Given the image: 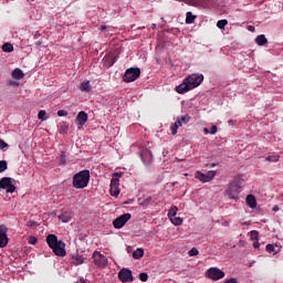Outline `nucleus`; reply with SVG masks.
Masks as SVG:
<instances>
[{
    "label": "nucleus",
    "instance_id": "473e14b6",
    "mask_svg": "<svg viewBox=\"0 0 283 283\" xmlns=\"http://www.w3.org/2000/svg\"><path fill=\"white\" fill-rule=\"evenodd\" d=\"M38 118H39V120H48V112H45V111H40V112L38 113Z\"/></svg>",
    "mask_w": 283,
    "mask_h": 283
},
{
    "label": "nucleus",
    "instance_id": "f3484780",
    "mask_svg": "<svg viewBox=\"0 0 283 283\" xmlns=\"http://www.w3.org/2000/svg\"><path fill=\"white\" fill-rule=\"evenodd\" d=\"M118 178H120V174L115 172V174L113 175L112 180H111V187H112V189H118V187H119V185H120V184H119L120 180H119Z\"/></svg>",
    "mask_w": 283,
    "mask_h": 283
},
{
    "label": "nucleus",
    "instance_id": "1a4fd4ad",
    "mask_svg": "<svg viewBox=\"0 0 283 283\" xmlns=\"http://www.w3.org/2000/svg\"><path fill=\"white\" fill-rule=\"evenodd\" d=\"M10 239L8 238V227L6 224L0 226V249H6L8 247V242Z\"/></svg>",
    "mask_w": 283,
    "mask_h": 283
},
{
    "label": "nucleus",
    "instance_id": "13d9d810",
    "mask_svg": "<svg viewBox=\"0 0 283 283\" xmlns=\"http://www.w3.org/2000/svg\"><path fill=\"white\" fill-rule=\"evenodd\" d=\"M153 28H156V24H153Z\"/></svg>",
    "mask_w": 283,
    "mask_h": 283
},
{
    "label": "nucleus",
    "instance_id": "c756f323",
    "mask_svg": "<svg viewBox=\"0 0 283 283\" xmlns=\"http://www.w3.org/2000/svg\"><path fill=\"white\" fill-rule=\"evenodd\" d=\"M229 21L228 20H219L217 22V28H219V30H224V28H227Z\"/></svg>",
    "mask_w": 283,
    "mask_h": 283
},
{
    "label": "nucleus",
    "instance_id": "423d86ee",
    "mask_svg": "<svg viewBox=\"0 0 283 283\" xmlns=\"http://www.w3.org/2000/svg\"><path fill=\"white\" fill-rule=\"evenodd\" d=\"M0 189H6L7 193H14L17 191V187L12 185V178L3 177L0 180Z\"/></svg>",
    "mask_w": 283,
    "mask_h": 283
},
{
    "label": "nucleus",
    "instance_id": "2f4dec72",
    "mask_svg": "<svg viewBox=\"0 0 283 283\" xmlns=\"http://www.w3.org/2000/svg\"><path fill=\"white\" fill-rule=\"evenodd\" d=\"M265 160H266L268 163H277V160H280V156H279V155H271V156H268V157L265 158Z\"/></svg>",
    "mask_w": 283,
    "mask_h": 283
},
{
    "label": "nucleus",
    "instance_id": "bf43d9fd",
    "mask_svg": "<svg viewBox=\"0 0 283 283\" xmlns=\"http://www.w3.org/2000/svg\"><path fill=\"white\" fill-rule=\"evenodd\" d=\"M82 283H85V281L83 280Z\"/></svg>",
    "mask_w": 283,
    "mask_h": 283
},
{
    "label": "nucleus",
    "instance_id": "e433bc0d",
    "mask_svg": "<svg viewBox=\"0 0 283 283\" xmlns=\"http://www.w3.org/2000/svg\"><path fill=\"white\" fill-rule=\"evenodd\" d=\"M119 195H120V189H118V188L113 189L111 187V196H113L114 198H118Z\"/></svg>",
    "mask_w": 283,
    "mask_h": 283
},
{
    "label": "nucleus",
    "instance_id": "a878e982",
    "mask_svg": "<svg viewBox=\"0 0 283 283\" xmlns=\"http://www.w3.org/2000/svg\"><path fill=\"white\" fill-rule=\"evenodd\" d=\"M70 129V125H67L65 122H62L60 124V130L59 133L62 134V135H65L67 134V130Z\"/></svg>",
    "mask_w": 283,
    "mask_h": 283
},
{
    "label": "nucleus",
    "instance_id": "f257e3e1",
    "mask_svg": "<svg viewBox=\"0 0 283 283\" xmlns=\"http://www.w3.org/2000/svg\"><path fill=\"white\" fill-rule=\"evenodd\" d=\"M205 81V76L202 74H191L184 80V82L176 87L177 94H187L190 90H196L199 85Z\"/></svg>",
    "mask_w": 283,
    "mask_h": 283
},
{
    "label": "nucleus",
    "instance_id": "7c9ffc66",
    "mask_svg": "<svg viewBox=\"0 0 283 283\" xmlns=\"http://www.w3.org/2000/svg\"><path fill=\"white\" fill-rule=\"evenodd\" d=\"M178 118H179L181 125H187V123H189V120H191V116H189V115L179 116Z\"/></svg>",
    "mask_w": 283,
    "mask_h": 283
},
{
    "label": "nucleus",
    "instance_id": "4c0bfd02",
    "mask_svg": "<svg viewBox=\"0 0 283 283\" xmlns=\"http://www.w3.org/2000/svg\"><path fill=\"white\" fill-rule=\"evenodd\" d=\"M139 280L140 282H147V280H149V274H147L146 272H142L139 274Z\"/></svg>",
    "mask_w": 283,
    "mask_h": 283
},
{
    "label": "nucleus",
    "instance_id": "f8f14e48",
    "mask_svg": "<svg viewBox=\"0 0 283 283\" xmlns=\"http://www.w3.org/2000/svg\"><path fill=\"white\" fill-rule=\"evenodd\" d=\"M118 277L120 282H124V283L134 282V275L132 274V271L127 269H122L118 272Z\"/></svg>",
    "mask_w": 283,
    "mask_h": 283
},
{
    "label": "nucleus",
    "instance_id": "5701e85b",
    "mask_svg": "<svg viewBox=\"0 0 283 283\" xmlns=\"http://www.w3.org/2000/svg\"><path fill=\"white\" fill-rule=\"evenodd\" d=\"M143 255H145V250H143V249H140V248H138L137 250H135V251L133 252V258H134L135 260H140V258H143Z\"/></svg>",
    "mask_w": 283,
    "mask_h": 283
},
{
    "label": "nucleus",
    "instance_id": "0eeeda50",
    "mask_svg": "<svg viewBox=\"0 0 283 283\" xmlns=\"http://www.w3.org/2000/svg\"><path fill=\"white\" fill-rule=\"evenodd\" d=\"M132 220V213H124L113 221L115 229H123L124 224H127Z\"/></svg>",
    "mask_w": 283,
    "mask_h": 283
},
{
    "label": "nucleus",
    "instance_id": "c85d7f7f",
    "mask_svg": "<svg viewBox=\"0 0 283 283\" xmlns=\"http://www.w3.org/2000/svg\"><path fill=\"white\" fill-rule=\"evenodd\" d=\"M170 222L175 224V227H180L182 224V218L180 217H171Z\"/></svg>",
    "mask_w": 283,
    "mask_h": 283
},
{
    "label": "nucleus",
    "instance_id": "8fccbe9b",
    "mask_svg": "<svg viewBox=\"0 0 283 283\" xmlns=\"http://www.w3.org/2000/svg\"><path fill=\"white\" fill-rule=\"evenodd\" d=\"M98 30H101V32H105V30H107V27L106 25H99Z\"/></svg>",
    "mask_w": 283,
    "mask_h": 283
},
{
    "label": "nucleus",
    "instance_id": "09e8293b",
    "mask_svg": "<svg viewBox=\"0 0 283 283\" xmlns=\"http://www.w3.org/2000/svg\"><path fill=\"white\" fill-rule=\"evenodd\" d=\"M253 247H254V249H260V241L256 240V241L253 243Z\"/></svg>",
    "mask_w": 283,
    "mask_h": 283
},
{
    "label": "nucleus",
    "instance_id": "5fc2aeb1",
    "mask_svg": "<svg viewBox=\"0 0 283 283\" xmlns=\"http://www.w3.org/2000/svg\"><path fill=\"white\" fill-rule=\"evenodd\" d=\"M210 167H218V164L212 163V164H210Z\"/></svg>",
    "mask_w": 283,
    "mask_h": 283
},
{
    "label": "nucleus",
    "instance_id": "de8ad7c7",
    "mask_svg": "<svg viewBox=\"0 0 283 283\" xmlns=\"http://www.w3.org/2000/svg\"><path fill=\"white\" fill-rule=\"evenodd\" d=\"M175 125H177V127H182V122H180L179 117H177V120L175 122Z\"/></svg>",
    "mask_w": 283,
    "mask_h": 283
},
{
    "label": "nucleus",
    "instance_id": "cd10ccee",
    "mask_svg": "<svg viewBox=\"0 0 283 283\" xmlns=\"http://www.w3.org/2000/svg\"><path fill=\"white\" fill-rule=\"evenodd\" d=\"M178 213V207L172 206L168 211V218H176V214Z\"/></svg>",
    "mask_w": 283,
    "mask_h": 283
},
{
    "label": "nucleus",
    "instance_id": "f704fd0d",
    "mask_svg": "<svg viewBox=\"0 0 283 283\" xmlns=\"http://www.w3.org/2000/svg\"><path fill=\"white\" fill-rule=\"evenodd\" d=\"M8 169V161L6 160H0V174H3Z\"/></svg>",
    "mask_w": 283,
    "mask_h": 283
},
{
    "label": "nucleus",
    "instance_id": "49530a36",
    "mask_svg": "<svg viewBox=\"0 0 283 283\" xmlns=\"http://www.w3.org/2000/svg\"><path fill=\"white\" fill-rule=\"evenodd\" d=\"M223 283H238V279L231 277V279L226 280Z\"/></svg>",
    "mask_w": 283,
    "mask_h": 283
},
{
    "label": "nucleus",
    "instance_id": "c03bdc74",
    "mask_svg": "<svg viewBox=\"0 0 283 283\" xmlns=\"http://www.w3.org/2000/svg\"><path fill=\"white\" fill-rule=\"evenodd\" d=\"M8 148V143H6L3 139H0V149Z\"/></svg>",
    "mask_w": 283,
    "mask_h": 283
},
{
    "label": "nucleus",
    "instance_id": "393cba45",
    "mask_svg": "<svg viewBox=\"0 0 283 283\" xmlns=\"http://www.w3.org/2000/svg\"><path fill=\"white\" fill-rule=\"evenodd\" d=\"M196 22V15H193V13H191V11H188L186 13V23L191 24Z\"/></svg>",
    "mask_w": 283,
    "mask_h": 283
},
{
    "label": "nucleus",
    "instance_id": "9d476101",
    "mask_svg": "<svg viewBox=\"0 0 283 283\" xmlns=\"http://www.w3.org/2000/svg\"><path fill=\"white\" fill-rule=\"evenodd\" d=\"M54 255H57V258H65V255H67V252L65 251V242L61 241L59 242V244L54 245L53 248H51Z\"/></svg>",
    "mask_w": 283,
    "mask_h": 283
},
{
    "label": "nucleus",
    "instance_id": "b1692460",
    "mask_svg": "<svg viewBox=\"0 0 283 283\" xmlns=\"http://www.w3.org/2000/svg\"><path fill=\"white\" fill-rule=\"evenodd\" d=\"M85 262V259L83 258V255H75V256H73V264L75 265V266H78V265H81V264H83Z\"/></svg>",
    "mask_w": 283,
    "mask_h": 283
},
{
    "label": "nucleus",
    "instance_id": "39448f33",
    "mask_svg": "<svg viewBox=\"0 0 283 283\" xmlns=\"http://www.w3.org/2000/svg\"><path fill=\"white\" fill-rule=\"evenodd\" d=\"M216 170H210L207 174H203L202 171L198 170L195 174V178L197 180H200V182H211L216 178Z\"/></svg>",
    "mask_w": 283,
    "mask_h": 283
},
{
    "label": "nucleus",
    "instance_id": "ddd939ff",
    "mask_svg": "<svg viewBox=\"0 0 283 283\" xmlns=\"http://www.w3.org/2000/svg\"><path fill=\"white\" fill-rule=\"evenodd\" d=\"M140 158L144 165H149V163L154 160V154L151 153V150L145 148L142 150Z\"/></svg>",
    "mask_w": 283,
    "mask_h": 283
},
{
    "label": "nucleus",
    "instance_id": "2eb2a0df",
    "mask_svg": "<svg viewBox=\"0 0 283 283\" xmlns=\"http://www.w3.org/2000/svg\"><path fill=\"white\" fill-rule=\"evenodd\" d=\"M59 237H56V234H49L46 237V243L50 247V249H52L53 247H56V244H59Z\"/></svg>",
    "mask_w": 283,
    "mask_h": 283
},
{
    "label": "nucleus",
    "instance_id": "20e7f679",
    "mask_svg": "<svg viewBox=\"0 0 283 283\" xmlns=\"http://www.w3.org/2000/svg\"><path fill=\"white\" fill-rule=\"evenodd\" d=\"M140 76V69L130 67L124 73L123 81L125 83H134Z\"/></svg>",
    "mask_w": 283,
    "mask_h": 283
},
{
    "label": "nucleus",
    "instance_id": "f03ea898",
    "mask_svg": "<svg viewBox=\"0 0 283 283\" xmlns=\"http://www.w3.org/2000/svg\"><path fill=\"white\" fill-rule=\"evenodd\" d=\"M241 189L242 181L240 180V177H234L233 180L229 182L224 196L226 198H229V200H238Z\"/></svg>",
    "mask_w": 283,
    "mask_h": 283
},
{
    "label": "nucleus",
    "instance_id": "6e6552de",
    "mask_svg": "<svg viewBox=\"0 0 283 283\" xmlns=\"http://www.w3.org/2000/svg\"><path fill=\"white\" fill-rule=\"evenodd\" d=\"M207 277L218 282V280H222V277H224V272L218 268H210L207 271Z\"/></svg>",
    "mask_w": 283,
    "mask_h": 283
},
{
    "label": "nucleus",
    "instance_id": "4468645a",
    "mask_svg": "<svg viewBox=\"0 0 283 283\" xmlns=\"http://www.w3.org/2000/svg\"><path fill=\"white\" fill-rule=\"evenodd\" d=\"M87 118H88L87 113H85L84 111H81L77 114L76 123H77L78 129H81V127H83L85 123H87Z\"/></svg>",
    "mask_w": 283,
    "mask_h": 283
},
{
    "label": "nucleus",
    "instance_id": "ea45409f",
    "mask_svg": "<svg viewBox=\"0 0 283 283\" xmlns=\"http://www.w3.org/2000/svg\"><path fill=\"white\" fill-rule=\"evenodd\" d=\"M266 251H268V253H274V254L277 253V252L275 251V245H273V244H268V245H266Z\"/></svg>",
    "mask_w": 283,
    "mask_h": 283
},
{
    "label": "nucleus",
    "instance_id": "6ab92c4d",
    "mask_svg": "<svg viewBox=\"0 0 283 283\" xmlns=\"http://www.w3.org/2000/svg\"><path fill=\"white\" fill-rule=\"evenodd\" d=\"M256 45H266L269 43V40L266 39L265 34L258 35L255 39Z\"/></svg>",
    "mask_w": 283,
    "mask_h": 283
},
{
    "label": "nucleus",
    "instance_id": "aec40b11",
    "mask_svg": "<svg viewBox=\"0 0 283 283\" xmlns=\"http://www.w3.org/2000/svg\"><path fill=\"white\" fill-rule=\"evenodd\" d=\"M57 165H65L67 163V156L65 151H60V155L56 157Z\"/></svg>",
    "mask_w": 283,
    "mask_h": 283
},
{
    "label": "nucleus",
    "instance_id": "4d7b16f0",
    "mask_svg": "<svg viewBox=\"0 0 283 283\" xmlns=\"http://www.w3.org/2000/svg\"><path fill=\"white\" fill-rule=\"evenodd\" d=\"M115 62H116V61H113L111 65H114Z\"/></svg>",
    "mask_w": 283,
    "mask_h": 283
},
{
    "label": "nucleus",
    "instance_id": "72a5a7b5",
    "mask_svg": "<svg viewBox=\"0 0 283 283\" xmlns=\"http://www.w3.org/2000/svg\"><path fill=\"white\" fill-rule=\"evenodd\" d=\"M250 238L251 240H255V241L260 240V232H258V230H252L250 232Z\"/></svg>",
    "mask_w": 283,
    "mask_h": 283
},
{
    "label": "nucleus",
    "instance_id": "79ce46f5",
    "mask_svg": "<svg viewBox=\"0 0 283 283\" xmlns=\"http://www.w3.org/2000/svg\"><path fill=\"white\" fill-rule=\"evenodd\" d=\"M36 242H39V239H36V237L29 238V244H36Z\"/></svg>",
    "mask_w": 283,
    "mask_h": 283
},
{
    "label": "nucleus",
    "instance_id": "37998d69",
    "mask_svg": "<svg viewBox=\"0 0 283 283\" xmlns=\"http://www.w3.org/2000/svg\"><path fill=\"white\" fill-rule=\"evenodd\" d=\"M210 134H212V135L218 134V126H216V125L211 126Z\"/></svg>",
    "mask_w": 283,
    "mask_h": 283
},
{
    "label": "nucleus",
    "instance_id": "dca6fc26",
    "mask_svg": "<svg viewBox=\"0 0 283 283\" xmlns=\"http://www.w3.org/2000/svg\"><path fill=\"white\" fill-rule=\"evenodd\" d=\"M245 202L250 209H255L258 207V200L255 199V196L248 195L245 198Z\"/></svg>",
    "mask_w": 283,
    "mask_h": 283
},
{
    "label": "nucleus",
    "instance_id": "6e6d98bb",
    "mask_svg": "<svg viewBox=\"0 0 283 283\" xmlns=\"http://www.w3.org/2000/svg\"><path fill=\"white\" fill-rule=\"evenodd\" d=\"M228 123H229V124H232V123H233V120H232V119H230Z\"/></svg>",
    "mask_w": 283,
    "mask_h": 283
},
{
    "label": "nucleus",
    "instance_id": "603ef678",
    "mask_svg": "<svg viewBox=\"0 0 283 283\" xmlns=\"http://www.w3.org/2000/svg\"><path fill=\"white\" fill-rule=\"evenodd\" d=\"M203 134H211L209 128H203Z\"/></svg>",
    "mask_w": 283,
    "mask_h": 283
},
{
    "label": "nucleus",
    "instance_id": "412c9836",
    "mask_svg": "<svg viewBox=\"0 0 283 283\" xmlns=\"http://www.w3.org/2000/svg\"><path fill=\"white\" fill-rule=\"evenodd\" d=\"M80 90L82 91V92H91V90H92V85L90 84V81H84V82H82L81 84H80Z\"/></svg>",
    "mask_w": 283,
    "mask_h": 283
},
{
    "label": "nucleus",
    "instance_id": "9b49d317",
    "mask_svg": "<svg viewBox=\"0 0 283 283\" xmlns=\"http://www.w3.org/2000/svg\"><path fill=\"white\" fill-rule=\"evenodd\" d=\"M93 260L96 266H107V258L98 251L93 253Z\"/></svg>",
    "mask_w": 283,
    "mask_h": 283
},
{
    "label": "nucleus",
    "instance_id": "a19ab883",
    "mask_svg": "<svg viewBox=\"0 0 283 283\" xmlns=\"http://www.w3.org/2000/svg\"><path fill=\"white\" fill-rule=\"evenodd\" d=\"M178 125H176V124H172L171 126H170V130H171V134H172V136H176V134H178Z\"/></svg>",
    "mask_w": 283,
    "mask_h": 283
},
{
    "label": "nucleus",
    "instance_id": "a18cd8bd",
    "mask_svg": "<svg viewBox=\"0 0 283 283\" xmlns=\"http://www.w3.org/2000/svg\"><path fill=\"white\" fill-rule=\"evenodd\" d=\"M57 116H67V111L65 109L57 111Z\"/></svg>",
    "mask_w": 283,
    "mask_h": 283
},
{
    "label": "nucleus",
    "instance_id": "3c124183",
    "mask_svg": "<svg viewBox=\"0 0 283 283\" xmlns=\"http://www.w3.org/2000/svg\"><path fill=\"white\" fill-rule=\"evenodd\" d=\"M248 30H249V32H255V27L249 25V27H248Z\"/></svg>",
    "mask_w": 283,
    "mask_h": 283
},
{
    "label": "nucleus",
    "instance_id": "c9c22d12",
    "mask_svg": "<svg viewBox=\"0 0 283 283\" xmlns=\"http://www.w3.org/2000/svg\"><path fill=\"white\" fill-rule=\"evenodd\" d=\"M199 253H200V251H198V248H192L191 250H189L188 255L190 258H193V256L198 255Z\"/></svg>",
    "mask_w": 283,
    "mask_h": 283
},
{
    "label": "nucleus",
    "instance_id": "864d4df0",
    "mask_svg": "<svg viewBox=\"0 0 283 283\" xmlns=\"http://www.w3.org/2000/svg\"><path fill=\"white\" fill-rule=\"evenodd\" d=\"M272 211H280V207L274 206L273 209H272Z\"/></svg>",
    "mask_w": 283,
    "mask_h": 283
},
{
    "label": "nucleus",
    "instance_id": "58836bf2",
    "mask_svg": "<svg viewBox=\"0 0 283 283\" xmlns=\"http://www.w3.org/2000/svg\"><path fill=\"white\" fill-rule=\"evenodd\" d=\"M150 203H151V197H147L140 202L142 207H149Z\"/></svg>",
    "mask_w": 283,
    "mask_h": 283
},
{
    "label": "nucleus",
    "instance_id": "a211bd4d",
    "mask_svg": "<svg viewBox=\"0 0 283 283\" xmlns=\"http://www.w3.org/2000/svg\"><path fill=\"white\" fill-rule=\"evenodd\" d=\"M11 76L17 81H21V78H23L25 74H23V71H21V69H15L12 71Z\"/></svg>",
    "mask_w": 283,
    "mask_h": 283
},
{
    "label": "nucleus",
    "instance_id": "4be33fe9",
    "mask_svg": "<svg viewBox=\"0 0 283 283\" xmlns=\"http://www.w3.org/2000/svg\"><path fill=\"white\" fill-rule=\"evenodd\" d=\"M59 220H61L64 223H67L72 220V214H70V212H64L62 214H59Z\"/></svg>",
    "mask_w": 283,
    "mask_h": 283
},
{
    "label": "nucleus",
    "instance_id": "bb28decb",
    "mask_svg": "<svg viewBox=\"0 0 283 283\" xmlns=\"http://www.w3.org/2000/svg\"><path fill=\"white\" fill-rule=\"evenodd\" d=\"M2 52H7V53L14 52V46L11 43L7 42L2 45Z\"/></svg>",
    "mask_w": 283,
    "mask_h": 283
},
{
    "label": "nucleus",
    "instance_id": "7ed1b4c3",
    "mask_svg": "<svg viewBox=\"0 0 283 283\" xmlns=\"http://www.w3.org/2000/svg\"><path fill=\"white\" fill-rule=\"evenodd\" d=\"M90 170H82L73 176L74 189H85L90 185Z\"/></svg>",
    "mask_w": 283,
    "mask_h": 283
}]
</instances>
